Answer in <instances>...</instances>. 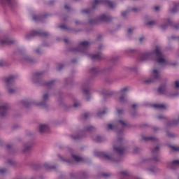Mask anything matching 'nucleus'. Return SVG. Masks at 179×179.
I'll list each match as a JSON object with an SVG mask.
<instances>
[{"instance_id":"f257e3e1","label":"nucleus","mask_w":179,"mask_h":179,"mask_svg":"<svg viewBox=\"0 0 179 179\" xmlns=\"http://www.w3.org/2000/svg\"><path fill=\"white\" fill-rule=\"evenodd\" d=\"M155 57V60L158 64L161 65H167V60L164 59V56L162 53L159 48H157L155 52H147L143 55V61H146L148 59H152L153 57Z\"/></svg>"},{"instance_id":"f03ea898","label":"nucleus","mask_w":179,"mask_h":179,"mask_svg":"<svg viewBox=\"0 0 179 179\" xmlns=\"http://www.w3.org/2000/svg\"><path fill=\"white\" fill-rule=\"evenodd\" d=\"M158 78H160V71L157 69H154L151 72L150 79L146 80L144 82L145 83H152V82H155V80H157Z\"/></svg>"},{"instance_id":"7ed1b4c3","label":"nucleus","mask_w":179,"mask_h":179,"mask_svg":"<svg viewBox=\"0 0 179 179\" xmlns=\"http://www.w3.org/2000/svg\"><path fill=\"white\" fill-rule=\"evenodd\" d=\"M127 93H128V88H123L120 91V103H124L127 101Z\"/></svg>"},{"instance_id":"20e7f679","label":"nucleus","mask_w":179,"mask_h":179,"mask_svg":"<svg viewBox=\"0 0 179 179\" xmlns=\"http://www.w3.org/2000/svg\"><path fill=\"white\" fill-rule=\"evenodd\" d=\"M113 152L115 153H117V155H122L124 153V148L122 146L119 145V146H113Z\"/></svg>"},{"instance_id":"39448f33","label":"nucleus","mask_w":179,"mask_h":179,"mask_svg":"<svg viewBox=\"0 0 179 179\" xmlns=\"http://www.w3.org/2000/svg\"><path fill=\"white\" fill-rule=\"evenodd\" d=\"M168 167H169V169H176V167H179V160H174L172 162H170Z\"/></svg>"},{"instance_id":"423d86ee","label":"nucleus","mask_w":179,"mask_h":179,"mask_svg":"<svg viewBox=\"0 0 179 179\" xmlns=\"http://www.w3.org/2000/svg\"><path fill=\"white\" fill-rule=\"evenodd\" d=\"M50 129V127L47 124H41L39 126V132L43 134V132H47Z\"/></svg>"},{"instance_id":"0eeeda50","label":"nucleus","mask_w":179,"mask_h":179,"mask_svg":"<svg viewBox=\"0 0 179 179\" xmlns=\"http://www.w3.org/2000/svg\"><path fill=\"white\" fill-rule=\"evenodd\" d=\"M2 3H7V5H10L12 6L16 5V0H2Z\"/></svg>"},{"instance_id":"6e6552de","label":"nucleus","mask_w":179,"mask_h":179,"mask_svg":"<svg viewBox=\"0 0 179 179\" xmlns=\"http://www.w3.org/2000/svg\"><path fill=\"white\" fill-rule=\"evenodd\" d=\"M8 110V106H3L0 107V115L1 117H3L5 114H6V111Z\"/></svg>"},{"instance_id":"1a4fd4ad","label":"nucleus","mask_w":179,"mask_h":179,"mask_svg":"<svg viewBox=\"0 0 179 179\" xmlns=\"http://www.w3.org/2000/svg\"><path fill=\"white\" fill-rule=\"evenodd\" d=\"M167 91V88L164 85H162L158 88V92L161 94H166V92Z\"/></svg>"},{"instance_id":"9d476101","label":"nucleus","mask_w":179,"mask_h":179,"mask_svg":"<svg viewBox=\"0 0 179 179\" xmlns=\"http://www.w3.org/2000/svg\"><path fill=\"white\" fill-rule=\"evenodd\" d=\"M179 6V3L177 2H172L171 6H173V9H171V13L177 12V7Z\"/></svg>"},{"instance_id":"9b49d317","label":"nucleus","mask_w":179,"mask_h":179,"mask_svg":"<svg viewBox=\"0 0 179 179\" xmlns=\"http://www.w3.org/2000/svg\"><path fill=\"white\" fill-rule=\"evenodd\" d=\"M119 125H121L123 128H127L128 127V123L127 122H124L123 120H120L118 122Z\"/></svg>"},{"instance_id":"f8f14e48","label":"nucleus","mask_w":179,"mask_h":179,"mask_svg":"<svg viewBox=\"0 0 179 179\" xmlns=\"http://www.w3.org/2000/svg\"><path fill=\"white\" fill-rule=\"evenodd\" d=\"M73 159L75 160V162H82L83 160V158H82L80 156L75 155H71Z\"/></svg>"},{"instance_id":"ddd939ff","label":"nucleus","mask_w":179,"mask_h":179,"mask_svg":"<svg viewBox=\"0 0 179 179\" xmlns=\"http://www.w3.org/2000/svg\"><path fill=\"white\" fill-rule=\"evenodd\" d=\"M88 45H89V42H87V41L82 42L80 44V48H83V49L86 48V47H87Z\"/></svg>"},{"instance_id":"4468645a","label":"nucleus","mask_w":179,"mask_h":179,"mask_svg":"<svg viewBox=\"0 0 179 179\" xmlns=\"http://www.w3.org/2000/svg\"><path fill=\"white\" fill-rule=\"evenodd\" d=\"M100 57H101L100 54L90 55L92 59H100Z\"/></svg>"},{"instance_id":"2eb2a0df","label":"nucleus","mask_w":179,"mask_h":179,"mask_svg":"<svg viewBox=\"0 0 179 179\" xmlns=\"http://www.w3.org/2000/svg\"><path fill=\"white\" fill-rule=\"evenodd\" d=\"M153 107L155 108H166V106L164 104H154Z\"/></svg>"},{"instance_id":"dca6fc26","label":"nucleus","mask_w":179,"mask_h":179,"mask_svg":"<svg viewBox=\"0 0 179 179\" xmlns=\"http://www.w3.org/2000/svg\"><path fill=\"white\" fill-rule=\"evenodd\" d=\"M99 20H101V21H103V22H107V20H108V17H107V15H102L99 17Z\"/></svg>"},{"instance_id":"f3484780","label":"nucleus","mask_w":179,"mask_h":179,"mask_svg":"<svg viewBox=\"0 0 179 179\" xmlns=\"http://www.w3.org/2000/svg\"><path fill=\"white\" fill-rule=\"evenodd\" d=\"M94 141H95V142H101V137L100 136H96L94 137Z\"/></svg>"},{"instance_id":"a211bd4d","label":"nucleus","mask_w":179,"mask_h":179,"mask_svg":"<svg viewBox=\"0 0 179 179\" xmlns=\"http://www.w3.org/2000/svg\"><path fill=\"white\" fill-rule=\"evenodd\" d=\"M115 128V124H108V129H114Z\"/></svg>"},{"instance_id":"6ab92c4d","label":"nucleus","mask_w":179,"mask_h":179,"mask_svg":"<svg viewBox=\"0 0 179 179\" xmlns=\"http://www.w3.org/2000/svg\"><path fill=\"white\" fill-rule=\"evenodd\" d=\"M144 141H153L155 139L153 137H143Z\"/></svg>"},{"instance_id":"aec40b11","label":"nucleus","mask_w":179,"mask_h":179,"mask_svg":"<svg viewBox=\"0 0 179 179\" xmlns=\"http://www.w3.org/2000/svg\"><path fill=\"white\" fill-rule=\"evenodd\" d=\"M147 24H148V26H153V25L156 24V22H155V21H150V22H148L147 23Z\"/></svg>"},{"instance_id":"412c9836","label":"nucleus","mask_w":179,"mask_h":179,"mask_svg":"<svg viewBox=\"0 0 179 179\" xmlns=\"http://www.w3.org/2000/svg\"><path fill=\"white\" fill-rule=\"evenodd\" d=\"M101 3V0H95L94 5H100Z\"/></svg>"},{"instance_id":"4be33fe9","label":"nucleus","mask_w":179,"mask_h":179,"mask_svg":"<svg viewBox=\"0 0 179 179\" xmlns=\"http://www.w3.org/2000/svg\"><path fill=\"white\" fill-rule=\"evenodd\" d=\"M12 79H13V76L9 77L8 78L6 79V83H9L10 82L12 81Z\"/></svg>"},{"instance_id":"5701e85b","label":"nucleus","mask_w":179,"mask_h":179,"mask_svg":"<svg viewBox=\"0 0 179 179\" xmlns=\"http://www.w3.org/2000/svg\"><path fill=\"white\" fill-rule=\"evenodd\" d=\"M79 106H80V102L79 101H76L74 103V107H79Z\"/></svg>"},{"instance_id":"b1692460","label":"nucleus","mask_w":179,"mask_h":179,"mask_svg":"<svg viewBox=\"0 0 179 179\" xmlns=\"http://www.w3.org/2000/svg\"><path fill=\"white\" fill-rule=\"evenodd\" d=\"M106 159H108V160H113L111 158V155H105Z\"/></svg>"},{"instance_id":"393cba45","label":"nucleus","mask_w":179,"mask_h":179,"mask_svg":"<svg viewBox=\"0 0 179 179\" xmlns=\"http://www.w3.org/2000/svg\"><path fill=\"white\" fill-rule=\"evenodd\" d=\"M43 100L45 101V100H48V94H45L43 95Z\"/></svg>"},{"instance_id":"a878e982","label":"nucleus","mask_w":179,"mask_h":179,"mask_svg":"<svg viewBox=\"0 0 179 179\" xmlns=\"http://www.w3.org/2000/svg\"><path fill=\"white\" fill-rule=\"evenodd\" d=\"M168 96H169V97H174V96H177V94H169Z\"/></svg>"},{"instance_id":"bb28decb","label":"nucleus","mask_w":179,"mask_h":179,"mask_svg":"<svg viewBox=\"0 0 179 179\" xmlns=\"http://www.w3.org/2000/svg\"><path fill=\"white\" fill-rule=\"evenodd\" d=\"M171 22L170 21L169 19L166 20V26H169V24H171Z\"/></svg>"},{"instance_id":"cd10ccee","label":"nucleus","mask_w":179,"mask_h":179,"mask_svg":"<svg viewBox=\"0 0 179 179\" xmlns=\"http://www.w3.org/2000/svg\"><path fill=\"white\" fill-rule=\"evenodd\" d=\"M131 31H134V28H129L128 33H131Z\"/></svg>"},{"instance_id":"c85d7f7f","label":"nucleus","mask_w":179,"mask_h":179,"mask_svg":"<svg viewBox=\"0 0 179 179\" xmlns=\"http://www.w3.org/2000/svg\"><path fill=\"white\" fill-rule=\"evenodd\" d=\"M175 85L176 87H179V81H176Z\"/></svg>"},{"instance_id":"c756f323","label":"nucleus","mask_w":179,"mask_h":179,"mask_svg":"<svg viewBox=\"0 0 179 179\" xmlns=\"http://www.w3.org/2000/svg\"><path fill=\"white\" fill-rule=\"evenodd\" d=\"M5 43H9V41H1L2 44H5Z\"/></svg>"},{"instance_id":"7c9ffc66","label":"nucleus","mask_w":179,"mask_h":179,"mask_svg":"<svg viewBox=\"0 0 179 179\" xmlns=\"http://www.w3.org/2000/svg\"><path fill=\"white\" fill-rule=\"evenodd\" d=\"M123 176H128V172L124 171L122 172Z\"/></svg>"},{"instance_id":"2f4dec72","label":"nucleus","mask_w":179,"mask_h":179,"mask_svg":"<svg viewBox=\"0 0 179 179\" xmlns=\"http://www.w3.org/2000/svg\"><path fill=\"white\" fill-rule=\"evenodd\" d=\"M83 13H89L88 10H83Z\"/></svg>"},{"instance_id":"473e14b6","label":"nucleus","mask_w":179,"mask_h":179,"mask_svg":"<svg viewBox=\"0 0 179 179\" xmlns=\"http://www.w3.org/2000/svg\"><path fill=\"white\" fill-rule=\"evenodd\" d=\"M133 12H138V8H132Z\"/></svg>"},{"instance_id":"72a5a7b5","label":"nucleus","mask_w":179,"mask_h":179,"mask_svg":"<svg viewBox=\"0 0 179 179\" xmlns=\"http://www.w3.org/2000/svg\"><path fill=\"white\" fill-rule=\"evenodd\" d=\"M125 15H127V11L122 13V16H125Z\"/></svg>"},{"instance_id":"f704fd0d","label":"nucleus","mask_w":179,"mask_h":179,"mask_svg":"<svg viewBox=\"0 0 179 179\" xmlns=\"http://www.w3.org/2000/svg\"><path fill=\"white\" fill-rule=\"evenodd\" d=\"M5 171H6L5 169L0 170V173H2L3 174V173H5Z\"/></svg>"},{"instance_id":"c9c22d12","label":"nucleus","mask_w":179,"mask_h":179,"mask_svg":"<svg viewBox=\"0 0 179 179\" xmlns=\"http://www.w3.org/2000/svg\"><path fill=\"white\" fill-rule=\"evenodd\" d=\"M108 4H109V6L110 7V8H113V3H111L110 1H109V3H108Z\"/></svg>"},{"instance_id":"e433bc0d","label":"nucleus","mask_w":179,"mask_h":179,"mask_svg":"<svg viewBox=\"0 0 179 179\" xmlns=\"http://www.w3.org/2000/svg\"><path fill=\"white\" fill-rule=\"evenodd\" d=\"M8 93H13V90H12V89H8Z\"/></svg>"},{"instance_id":"4c0bfd02","label":"nucleus","mask_w":179,"mask_h":179,"mask_svg":"<svg viewBox=\"0 0 179 179\" xmlns=\"http://www.w3.org/2000/svg\"><path fill=\"white\" fill-rule=\"evenodd\" d=\"M159 150V147H156L154 150V152H157Z\"/></svg>"},{"instance_id":"58836bf2","label":"nucleus","mask_w":179,"mask_h":179,"mask_svg":"<svg viewBox=\"0 0 179 179\" xmlns=\"http://www.w3.org/2000/svg\"><path fill=\"white\" fill-rule=\"evenodd\" d=\"M34 104H36V106H41V103H38L37 102H34Z\"/></svg>"},{"instance_id":"ea45409f","label":"nucleus","mask_w":179,"mask_h":179,"mask_svg":"<svg viewBox=\"0 0 179 179\" xmlns=\"http://www.w3.org/2000/svg\"><path fill=\"white\" fill-rule=\"evenodd\" d=\"M132 107H133V108H135V107H138V104H133Z\"/></svg>"},{"instance_id":"a19ab883","label":"nucleus","mask_w":179,"mask_h":179,"mask_svg":"<svg viewBox=\"0 0 179 179\" xmlns=\"http://www.w3.org/2000/svg\"><path fill=\"white\" fill-rule=\"evenodd\" d=\"M33 19H34V20H37V17H36V15L33 16Z\"/></svg>"},{"instance_id":"79ce46f5","label":"nucleus","mask_w":179,"mask_h":179,"mask_svg":"<svg viewBox=\"0 0 179 179\" xmlns=\"http://www.w3.org/2000/svg\"><path fill=\"white\" fill-rule=\"evenodd\" d=\"M85 94H89V91H87V90H85Z\"/></svg>"},{"instance_id":"37998d69","label":"nucleus","mask_w":179,"mask_h":179,"mask_svg":"<svg viewBox=\"0 0 179 179\" xmlns=\"http://www.w3.org/2000/svg\"><path fill=\"white\" fill-rule=\"evenodd\" d=\"M24 59L25 61H31V59H30L29 58H25Z\"/></svg>"},{"instance_id":"c03bdc74","label":"nucleus","mask_w":179,"mask_h":179,"mask_svg":"<svg viewBox=\"0 0 179 179\" xmlns=\"http://www.w3.org/2000/svg\"><path fill=\"white\" fill-rule=\"evenodd\" d=\"M155 10H159V6L155 7Z\"/></svg>"},{"instance_id":"a18cd8bd","label":"nucleus","mask_w":179,"mask_h":179,"mask_svg":"<svg viewBox=\"0 0 179 179\" xmlns=\"http://www.w3.org/2000/svg\"><path fill=\"white\" fill-rule=\"evenodd\" d=\"M64 8H65V9H69V7H68V6H64Z\"/></svg>"},{"instance_id":"49530a36","label":"nucleus","mask_w":179,"mask_h":179,"mask_svg":"<svg viewBox=\"0 0 179 179\" xmlns=\"http://www.w3.org/2000/svg\"><path fill=\"white\" fill-rule=\"evenodd\" d=\"M161 29H166V27L162 25V26H161Z\"/></svg>"},{"instance_id":"de8ad7c7","label":"nucleus","mask_w":179,"mask_h":179,"mask_svg":"<svg viewBox=\"0 0 179 179\" xmlns=\"http://www.w3.org/2000/svg\"><path fill=\"white\" fill-rule=\"evenodd\" d=\"M93 129V127H90V128L88 129V131H90V129Z\"/></svg>"},{"instance_id":"09e8293b","label":"nucleus","mask_w":179,"mask_h":179,"mask_svg":"<svg viewBox=\"0 0 179 179\" xmlns=\"http://www.w3.org/2000/svg\"><path fill=\"white\" fill-rule=\"evenodd\" d=\"M92 71H96V68L92 69Z\"/></svg>"},{"instance_id":"8fccbe9b","label":"nucleus","mask_w":179,"mask_h":179,"mask_svg":"<svg viewBox=\"0 0 179 179\" xmlns=\"http://www.w3.org/2000/svg\"><path fill=\"white\" fill-rule=\"evenodd\" d=\"M140 41H142L143 40V38H140Z\"/></svg>"},{"instance_id":"3c124183","label":"nucleus","mask_w":179,"mask_h":179,"mask_svg":"<svg viewBox=\"0 0 179 179\" xmlns=\"http://www.w3.org/2000/svg\"><path fill=\"white\" fill-rule=\"evenodd\" d=\"M68 163H71V161L69 160H66Z\"/></svg>"},{"instance_id":"603ef678","label":"nucleus","mask_w":179,"mask_h":179,"mask_svg":"<svg viewBox=\"0 0 179 179\" xmlns=\"http://www.w3.org/2000/svg\"><path fill=\"white\" fill-rule=\"evenodd\" d=\"M158 118H159V120H160V119H162V118H163V117H162L161 116H159Z\"/></svg>"},{"instance_id":"864d4df0","label":"nucleus","mask_w":179,"mask_h":179,"mask_svg":"<svg viewBox=\"0 0 179 179\" xmlns=\"http://www.w3.org/2000/svg\"><path fill=\"white\" fill-rule=\"evenodd\" d=\"M173 124L174 125H177V122H173Z\"/></svg>"},{"instance_id":"5fc2aeb1","label":"nucleus","mask_w":179,"mask_h":179,"mask_svg":"<svg viewBox=\"0 0 179 179\" xmlns=\"http://www.w3.org/2000/svg\"><path fill=\"white\" fill-rule=\"evenodd\" d=\"M117 113L120 114V113H121V111H120V110H117Z\"/></svg>"},{"instance_id":"6e6d98bb","label":"nucleus","mask_w":179,"mask_h":179,"mask_svg":"<svg viewBox=\"0 0 179 179\" xmlns=\"http://www.w3.org/2000/svg\"><path fill=\"white\" fill-rule=\"evenodd\" d=\"M36 52H40V51L38 50H36Z\"/></svg>"},{"instance_id":"4d7b16f0","label":"nucleus","mask_w":179,"mask_h":179,"mask_svg":"<svg viewBox=\"0 0 179 179\" xmlns=\"http://www.w3.org/2000/svg\"><path fill=\"white\" fill-rule=\"evenodd\" d=\"M103 114H105V113H106V112H103Z\"/></svg>"},{"instance_id":"13d9d810","label":"nucleus","mask_w":179,"mask_h":179,"mask_svg":"<svg viewBox=\"0 0 179 179\" xmlns=\"http://www.w3.org/2000/svg\"><path fill=\"white\" fill-rule=\"evenodd\" d=\"M136 179H139V178H136Z\"/></svg>"}]
</instances>
